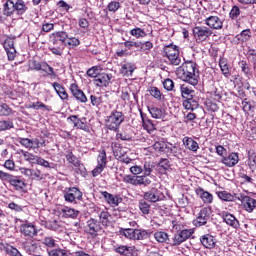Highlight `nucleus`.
I'll return each instance as SVG.
<instances>
[{"mask_svg":"<svg viewBox=\"0 0 256 256\" xmlns=\"http://www.w3.org/2000/svg\"><path fill=\"white\" fill-rule=\"evenodd\" d=\"M222 219L225 224L229 225L230 227H233V229H239V220L235 218V215L226 212L222 214Z\"/></svg>","mask_w":256,"mask_h":256,"instance_id":"obj_23","label":"nucleus"},{"mask_svg":"<svg viewBox=\"0 0 256 256\" xmlns=\"http://www.w3.org/2000/svg\"><path fill=\"white\" fill-rule=\"evenodd\" d=\"M182 105L188 111H195L199 107V102L192 96L191 98H186Z\"/></svg>","mask_w":256,"mask_h":256,"instance_id":"obj_27","label":"nucleus"},{"mask_svg":"<svg viewBox=\"0 0 256 256\" xmlns=\"http://www.w3.org/2000/svg\"><path fill=\"white\" fill-rule=\"evenodd\" d=\"M137 228H121L119 230L120 235L126 237V239H130L131 241H135Z\"/></svg>","mask_w":256,"mask_h":256,"instance_id":"obj_30","label":"nucleus"},{"mask_svg":"<svg viewBox=\"0 0 256 256\" xmlns=\"http://www.w3.org/2000/svg\"><path fill=\"white\" fill-rule=\"evenodd\" d=\"M138 207L143 215H149V212L151 211V205L147 203V200H145L144 198L139 200Z\"/></svg>","mask_w":256,"mask_h":256,"instance_id":"obj_41","label":"nucleus"},{"mask_svg":"<svg viewBox=\"0 0 256 256\" xmlns=\"http://www.w3.org/2000/svg\"><path fill=\"white\" fill-rule=\"evenodd\" d=\"M130 35L136 39H143V37H147V32H145V30L140 27H136L130 30Z\"/></svg>","mask_w":256,"mask_h":256,"instance_id":"obj_42","label":"nucleus"},{"mask_svg":"<svg viewBox=\"0 0 256 256\" xmlns=\"http://www.w3.org/2000/svg\"><path fill=\"white\" fill-rule=\"evenodd\" d=\"M102 197H104L105 201L108 203V205H111L112 207H117L119 203L123 201V198L113 195L107 191L101 192Z\"/></svg>","mask_w":256,"mask_h":256,"instance_id":"obj_19","label":"nucleus"},{"mask_svg":"<svg viewBox=\"0 0 256 256\" xmlns=\"http://www.w3.org/2000/svg\"><path fill=\"white\" fill-rule=\"evenodd\" d=\"M52 87L56 91L57 95H59L60 99H62V101L69 99V94H67V91L63 85L59 84L58 82H54L52 83Z\"/></svg>","mask_w":256,"mask_h":256,"instance_id":"obj_28","label":"nucleus"},{"mask_svg":"<svg viewBox=\"0 0 256 256\" xmlns=\"http://www.w3.org/2000/svg\"><path fill=\"white\" fill-rule=\"evenodd\" d=\"M205 25L210 29H223V20L218 16H210L204 20Z\"/></svg>","mask_w":256,"mask_h":256,"instance_id":"obj_21","label":"nucleus"},{"mask_svg":"<svg viewBox=\"0 0 256 256\" xmlns=\"http://www.w3.org/2000/svg\"><path fill=\"white\" fill-rule=\"evenodd\" d=\"M209 219H211V208L204 207L200 210L196 219L193 220V225L195 227H203Z\"/></svg>","mask_w":256,"mask_h":256,"instance_id":"obj_8","label":"nucleus"},{"mask_svg":"<svg viewBox=\"0 0 256 256\" xmlns=\"http://www.w3.org/2000/svg\"><path fill=\"white\" fill-rule=\"evenodd\" d=\"M66 160L69 163H72V165H74V167H79V159H77V156L73 155V152H69L66 155Z\"/></svg>","mask_w":256,"mask_h":256,"instance_id":"obj_58","label":"nucleus"},{"mask_svg":"<svg viewBox=\"0 0 256 256\" xmlns=\"http://www.w3.org/2000/svg\"><path fill=\"white\" fill-rule=\"evenodd\" d=\"M239 67L241 68V71L244 73V75L251 79L253 77V73H251V68L249 67V64H247V61L242 60L239 62Z\"/></svg>","mask_w":256,"mask_h":256,"instance_id":"obj_37","label":"nucleus"},{"mask_svg":"<svg viewBox=\"0 0 256 256\" xmlns=\"http://www.w3.org/2000/svg\"><path fill=\"white\" fill-rule=\"evenodd\" d=\"M14 124L11 120H0V132L1 131H9V129H13Z\"/></svg>","mask_w":256,"mask_h":256,"instance_id":"obj_52","label":"nucleus"},{"mask_svg":"<svg viewBox=\"0 0 256 256\" xmlns=\"http://www.w3.org/2000/svg\"><path fill=\"white\" fill-rule=\"evenodd\" d=\"M151 237V231L144 229H136V238L135 241H145Z\"/></svg>","mask_w":256,"mask_h":256,"instance_id":"obj_34","label":"nucleus"},{"mask_svg":"<svg viewBox=\"0 0 256 256\" xmlns=\"http://www.w3.org/2000/svg\"><path fill=\"white\" fill-rule=\"evenodd\" d=\"M62 213L64 217L71 218V219H76V217H78L79 215V211L69 207L63 208Z\"/></svg>","mask_w":256,"mask_h":256,"instance_id":"obj_38","label":"nucleus"},{"mask_svg":"<svg viewBox=\"0 0 256 256\" xmlns=\"http://www.w3.org/2000/svg\"><path fill=\"white\" fill-rule=\"evenodd\" d=\"M133 71H135V69L133 68V65H131V63H126L121 68L122 75H125L126 77L133 75Z\"/></svg>","mask_w":256,"mask_h":256,"instance_id":"obj_49","label":"nucleus"},{"mask_svg":"<svg viewBox=\"0 0 256 256\" xmlns=\"http://www.w3.org/2000/svg\"><path fill=\"white\" fill-rule=\"evenodd\" d=\"M176 75L178 79H181V81H184V83H188L193 87L199 85V66L193 61L184 62L176 69Z\"/></svg>","mask_w":256,"mask_h":256,"instance_id":"obj_1","label":"nucleus"},{"mask_svg":"<svg viewBox=\"0 0 256 256\" xmlns=\"http://www.w3.org/2000/svg\"><path fill=\"white\" fill-rule=\"evenodd\" d=\"M180 91H181L182 98L184 100L190 99L191 97H193V93H195L194 90H191L189 87H187L185 85L180 86Z\"/></svg>","mask_w":256,"mask_h":256,"instance_id":"obj_46","label":"nucleus"},{"mask_svg":"<svg viewBox=\"0 0 256 256\" xmlns=\"http://www.w3.org/2000/svg\"><path fill=\"white\" fill-rule=\"evenodd\" d=\"M70 91L73 97H75V99L78 100L80 103H87V96L85 95L83 90L79 89V86L77 84H71Z\"/></svg>","mask_w":256,"mask_h":256,"instance_id":"obj_17","label":"nucleus"},{"mask_svg":"<svg viewBox=\"0 0 256 256\" xmlns=\"http://www.w3.org/2000/svg\"><path fill=\"white\" fill-rule=\"evenodd\" d=\"M193 235V229H184L180 232L176 233L174 237L168 241V245L171 247H177L178 245H181V243H185L187 239H191V236Z\"/></svg>","mask_w":256,"mask_h":256,"instance_id":"obj_4","label":"nucleus"},{"mask_svg":"<svg viewBox=\"0 0 256 256\" xmlns=\"http://www.w3.org/2000/svg\"><path fill=\"white\" fill-rule=\"evenodd\" d=\"M218 197L222 201H235L236 199H239V196L237 194H231L227 191L218 192Z\"/></svg>","mask_w":256,"mask_h":256,"instance_id":"obj_36","label":"nucleus"},{"mask_svg":"<svg viewBox=\"0 0 256 256\" xmlns=\"http://www.w3.org/2000/svg\"><path fill=\"white\" fill-rule=\"evenodd\" d=\"M100 74L101 72L99 71V66H93L87 70L88 77H92L93 79H96Z\"/></svg>","mask_w":256,"mask_h":256,"instance_id":"obj_57","label":"nucleus"},{"mask_svg":"<svg viewBox=\"0 0 256 256\" xmlns=\"http://www.w3.org/2000/svg\"><path fill=\"white\" fill-rule=\"evenodd\" d=\"M14 1V12L16 11L17 15H24L27 13V4L23 0H13Z\"/></svg>","mask_w":256,"mask_h":256,"instance_id":"obj_29","label":"nucleus"},{"mask_svg":"<svg viewBox=\"0 0 256 256\" xmlns=\"http://www.w3.org/2000/svg\"><path fill=\"white\" fill-rule=\"evenodd\" d=\"M63 195L67 203H77L83 199V192L77 187L65 188Z\"/></svg>","mask_w":256,"mask_h":256,"instance_id":"obj_5","label":"nucleus"},{"mask_svg":"<svg viewBox=\"0 0 256 256\" xmlns=\"http://www.w3.org/2000/svg\"><path fill=\"white\" fill-rule=\"evenodd\" d=\"M8 183L14 187L16 191H23L25 187H27V184H25V181H23L19 176L11 175L8 177V180H6Z\"/></svg>","mask_w":256,"mask_h":256,"instance_id":"obj_16","label":"nucleus"},{"mask_svg":"<svg viewBox=\"0 0 256 256\" xmlns=\"http://www.w3.org/2000/svg\"><path fill=\"white\" fill-rule=\"evenodd\" d=\"M111 217V214L107 211H102L99 215L100 223L104 227H109L111 225V220L109 218Z\"/></svg>","mask_w":256,"mask_h":256,"instance_id":"obj_40","label":"nucleus"},{"mask_svg":"<svg viewBox=\"0 0 256 256\" xmlns=\"http://www.w3.org/2000/svg\"><path fill=\"white\" fill-rule=\"evenodd\" d=\"M20 145L26 147L27 149H33L34 142L29 138H19Z\"/></svg>","mask_w":256,"mask_h":256,"instance_id":"obj_60","label":"nucleus"},{"mask_svg":"<svg viewBox=\"0 0 256 256\" xmlns=\"http://www.w3.org/2000/svg\"><path fill=\"white\" fill-rule=\"evenodd\" d=\"M143 175H141L140 177H144V179H147V177H149L151 175V173H153V169H155V165H153V163L151 162H144L143 165Z\"/></svg>","mask_w":256,"mask_h":256,"instance_id":"obj_35","label":"nucleus"},{"mask_svg":"<svg viewBox=\"0 0 256 256\" xmlns=\"http://www.w3.org/2000/svg\"><path fill=\"white\" fill-rule=\"evenodd\" d=\"M111 83V76L107 73H100L94 78L96 87H107Z\"/></svg>","mask_w":256,"mask_h":256,"instance_id":"obj_22","label":"nucleus"},{"mask_svg":"<svg viewBox=\"0 0 256 256\" xmlns=\"http://www.w3.org/2000/svg\"><path fill=\"white\" fill-rule=\"evenodd\" d=\"M183 143L186 147V149H189V151H197L199 149V143L197 141L193 140V138L190 137H184Z\"/></svg>","mask_w":256,"mask_h":256,"instance_id":"obj_31","label":"nucleus"},{"mask_svg":"<svg viewBox=\"0 0 256 256\" xmlns=\"http://www.w3.org/2000/svg\"><path fill=\"white\" fill-rule=\"evenodd\" d=\"M116 139H121V141H131V134L125 129V131L116 134Z\"/></svg>","mask_w":256,"mask_h":256,"instance_id":"obj_62","label":"nucleus"},{"mask_svg":"<svg viewBox=\"0 0 256 256\" xmlns=\"http://www.w3.org/2000/svg\"><path fill=\"white\" fill-rule=\"evenodd\" d=\"M85 120V118H83L82 120L79 119V116L77 115H71L70 117H68V121H71L76 129H82V131H86L87 133H89V125L83 122Z\"/></svg>","mask_w":256,"mask_h":256,"instance_id":"obj_18","label":"nucleus"},{"mask_svg":"<svg viewBox=\"0 0 256 256\" xmlns=\"http://www.w3.org/2000/svg\"><path fill=\"white\" fill-rule=\"evenodd\" d=\"M123 45H124V47H126V49H129V50L133 49V47H135V49H140L141 42H139V41L135 42V41L127 40L123 43Z\"/></svg>","mask_w":256,"mask_h":256,"instance_id":"obj_59","label":"nucleus"},{"mask_svg":"<svg viewBox=\"0 0 256 256\" xmlns=\"http://www.w3.org/2000/svg\"><path fill=\"white\" fill-rule=\"evenodd\" d=\"M193 35L196 41H207L213 35V30L206 26H196L193 28Z\"/></svg>","mask_w":256,"mask_h":256,"instance_id":"obj_6","label":"nucleus"},{"mask_svg":"<svg viewBox=\"0 0 256 256\" xmlns=\"http://www.w3.org/2000/svg\"><path fill=\"white\" fill-rule=\"evenodd\" d=\"M221 163L226 167H235L237 163H239V153L232 152L226 156H223L221 159Z\"/></svg>","mask_w":256,"mask_h":256,"instance_id":"obj_15","label":"nucleus"},{"mask_svg":"<svg viewBox=\"0 0 256 256\" xmlns=\"http://www.w3.org/2000/svg\"><path fill=\"white\" fill-rule=\"evenodd\" d=\"M153 148L155 149V151L163 153L167 149V144L165 142H155Z\"/></svg>","mask_w":256,"mask_h":256,"instance_id":"obj_64","label":"nucleus"},{"mask_svg":"<svg viewBox=\"0 0 256 256\" xmlns=\"http://www.w3.org/2000/svg\"><path fill=\"white\" fill-rule=\"evenodd\" d=\"M162 196L163 192H160L159 189L151 188L149 191L144 193L143 199L149 203H157L158 201H161Z\"/></svg>","mask_w":256,"mask_h":256,"instance_id":"obj_11","label":"nucleus"},{"mask_svg":"<svg viewBox=\"0 0 256 256\" xmlns=\"http://www.w3.org/2000/svg\"><path fill=\"white\" fill-rule=\"evenodd\" d=\"M148 111L153 119H163V110L155 106L148 107Z\"/></svg>","mask_w":256,"mask_h":256,"instance_id":"obj_39","label":"nucleus"},{"mask_svg":"<svg viewBox=\"0 0 256 256\" xmlns=\"http://www.w3.org/2000/svg\"><path fill=\"white\" fill-rule=\"evenodd\" d=\"M140 117L142 119V127L147 133L150 135L154 133V131H157V122L149 119L147 117V114L143 113V111L140 110Z\"/></svg>","mask_w":256,"mask_h":256,"instance_id":"obj_9","label":"nucleus"},{"mask_svg":"<svg viewBox=\"0 0 256 256\" xmlns=\"http://www.w3.org/2000/svg\"><path fill=\"white\" fill-rule=\"evenodd\" d=\"M97 163L102 167H107V152H105V150L100 151L97 157Z\"/></svg>","mask_w":256,"mask_h":256,"instance_id":"obj_51","label":"nucleus"},{"mask_svg":"<svg viewBox=\"0 0 256 256\" xmlns=\"http://www.w3.org/2000/svg\"><path fill=\"white\" fill-rule=\"evenodd\" d=\"M157 167H158L159 171H161V173H165V171H168V169L171 168L169 159L161 158L159 163L157 164Z\"/></svg>","mask_w":256,"mask_h":256,"instance_id":"obj_43","label":"nucleus"},{"mask_svg":"<svg viewBox=\"0 0 256 256\" xmlns=\"http://www.w3.org/2000/svg\"><path fill=\"white\" fill-rule=\"evenodd\" d=\"M163 53V57H166L167 59H169V57H174L175 55H178L180 53L179 46L175 44L166 45L163 48Z\"/></svg>","mask_w":256,"mask_h":256,"instance_id":"obj_25","label":"nucleus"},{"mask_svg":"<svg viewBox=\"0 0 256 256\" xmlns=\"http://www.w3.org/2000/svg\"><path fill=\"white\" fill-rule=\"evenodd\" d=\"M103 231V226L101 225V222L95 218H90L86 222V227H85V233L87 235H90L92 239H95Z\"/></svg>","mask_w":256,"mask_h":256,"instance_id":"obj_3","label":"nucleus"},{"mask_svg":"<svg viewBox=\"0 0 256 256\" xmlns=\"http://www.w3.org/2000/svg\"><path fill=\"white\" fill-rule=\"evenodd\" d=\"M153 49V42L145 41L141 42L140 51H143L145 55H149V52Z\"/></svg>","mask_w":256,"mask_h":256,"instance_id":"obj_54","label":"nucleus"},{"mask_svg":"<svg viewBox=\"0 0 256 256\" xmlns=\"http://www.w3.org/2000/svg\"><path fill=\"white\" fill-rule=\"evenodd\" d=\"M149 93L152 97H154V99H157V101H161L163 94H161V90H159V88L153 86L150 87Z\"/></svg>","mask_w":256,"mask_h":256,"instance_id":"obj_56","label":"nucleus"},{"mask_svg":"<svg viewBox=\"0 0 256 256\" xmlns=\"http://www.w3.org/2000/svg\"><path fill=\"white\" fill-rule=\"evenodd\" d=\"M168 61H169L170 65H175V66L181 65V55H180V53L176 54L174 56H170L168 58Z\"/></svg>","mask_w":256,"mask_h":256,"instance_id":"obj_63","label":"nucleus"},{"mask_svg":"<svg viewBox=\"0 0 256 256\" xmlns=\"http://www.w3.org/2000/svg\"><path fill=\"white\" fill-rule=\"evenodd\" d=\"M196 195L200 197V199L205 203L206 205H211L213 203V194L210 192L205 191L203 188H197L196 189Z\"/></svg>","mask_w":256,"mask_h":256,"instance_id":"obj_24","label":"nucleus"},{"mask_svg":"<svg viewBox=\"0 0 256 256\" xmlns=\"http://www.w3.org/2000/svg\"><path fill=\"white\" fill-rule=\"evenodd\" d=\"M13 113V109L9 105L0 102V117H9Z\"/></svg>","mask_w":256,"mask_h":256,"instance_id":"obj_44","label":"nucleus"},{"mask_svg":"<svg viewBox=\"0 0 256 256\" xmlns=\"http://www.w3.org/2000/svg\"><path fill=\"white\" fill-rule=\"evenodd\" d=\"M49 50L54 54V55H63V51L65 50V46L61 44H53V46L49 47Z\"/></svg>","mask_w":256,"mask_h":256,"instance_id":"obj_50","label":"nucleus"},{"mask_svg":"<svg viewBox=\"0 0 256 256\" xmlns=\"http://www.w3.org/2000/svg\"><path fill=\"white\" fill-rule=\"evenodd\" d=\"M22 155L25 159V161H29V163H34L37 164V159L39 158V156H36L32 153H29L27 151H22Z\"/></svg>","mask_w":256,"mask_h":256,"instance_id":"obj_55","label":"nucleus"},{"mask_svg":"<svg viewBox=\"0 0 256 256\" xmlns=\"http://www.w3.org/2000/svg\"><path fill=\"white\" fill-rule=\"evenodd\" d=\"M236 39H238V41H241L242 43H245V41H249V39H251V30H243L240 34L236 36Z\"/></svg>","mask_w":256,"mask_h":256,"instance_id":"obj_48","label":"nucleus"},{"mask_svg":"<svg viewBox=\"0 0 256 256\" xmlns=\"http://www.w3.org/2000/svg\"><path fill=\"white\" fill-rule=\"evenodd\" d=\"M154 238L158 243H167V245H169V241H171V239H169V234L163 231L155 232Z\"/></svg>","mask_w":256,"mask_h":256,"instance_id":"obj_33","label":"nucleus"},{"mask_svg":"<svg viewBox=\"0 0 256 256\" xmlns=\"http://www.w3.org/2000/svg\"><path fill=\"white\" fill-rule=\"evenodd\" d=\"M20 233H22L24 237L33 239V237L37 236V227L29 222L21 224Z\"/></svg>","mask_w":256,"mask_h":256,"instance_id":"obj_13","label":"nucleus"},{"mask_svg":"<svg viewBox=\"0 0 256 256\" xmlns=\"http://www.w3.org/2000/svg\"><path fill=\"white\" fill-rule=\"evenodd\" d=\"M53 45H62V47H67V41L69 39V34L65 31H58L52 34Z\"/></svg>","mask_w":256,"mask_h":256,"instance_id":"obj_12","label":"nucleus"},{"mask_svg":"<svg viewBox=\"0 0 256 256\" xmlns=\"http://www.w3.org/2000/svg\"><path fill=\"white\" fill-rule=\"evenodd\" d=\"M123 181L129 185H134V187H137V185H144V187L151 185V179L143 176L126 175L123 177Z\"/></svg>","mask_w":256,"mask_h":256,"instance_id":"obj_7","label":"nucleus"},{"mask_svg":"<svg viewBox=\"0 0 256 256\" xmlns=\"http://www.w3.org/2000/svg\"><path fill=\"white\" fill-rule=\"evenodd\" d=\"M48 256H71V253L65 249H52L48 250Z\"/></svg>","mask_w":256,"mask_h":256,"instance_id":"obj_45","label":"nucleus"},{"mask_svg":"<svg viewBox=\"0 0 256 256\" xmlns=\"http://www.w3.org/2000/svg\"><path fill=\"white\" fill-rule=\"evenodd\" d=\"M15 12V2L13 0H6L4 4L3 15L6 17H11V15Z\"/></svg>","mask_w":256,"mask_h":256,"instance_id":"obj_32","label":"nucleus"},{"mask_svg":"<svg viewBox=\"0 0 256 256\" xmlns=\"http://www.w3.org/2000/svg\"><path fill=\"white\" fill-rule=\"evenodd\" d=\"M248 165H249L251 171H255V169H256V156H255V154H251V152L248 153Z\"/></svg>","mask_w":256,"mask_h":256,"instance_id":"obj_61","label":"nucleus"},{"mask_svg":"<svg viewBox=\"0 0 256 256\" xmlns=\"http://www.w3.org/2000/svg\"><path fill=\"white\" fill-rule=\"evenodd\" d=\"M115 253L122 256H133L135 255V246L118 245L114 246Z\"/></svg>","mask_w":256,"mask_h":256,"instance_id":"obj_20","label":"nucleus"},{"mask_svg":"<svg viewBox=\"0 0 256 256\" xmlns=\"http://www.w3.org/2000/svg\"><path fill=\"white\" fill-rule=\"evenodd\" d=\"M125 121V115H123V112L113 110L108 117L107 120V127L110 131H119V127H121V123Z\"/></svg>","mask_w":256,"mask_h":256,"instance_id":"obj_2","label":"nucleus"},{"mask_svg":"<svg viewBox=\"0 0 256 256\" xmlns=\"http://www.w3.org/2000/svg\"><path fill=\"white\" fill-rule=\"evenodd\" d=\"M238 200L241 201L245 211H247L248 213H253L256 207L255 198H251V196H245L240 194L238 196Z\"/></svg>","mask_w":256,"mask_h":256,"instance_id":"obj_10","label":"nucleus"},{"mask_svg":"<svg viewBox=\"0 0 256 256\" xmlns=\"http://www.w3.org/2000/svg\"><path fill=\"white\" fill-rule=\"evenodd\" d=\"M120 8H121V2L116 0L111 1L107 5V9L108 11H110V13H117V11H119Z\"/></svg>","mask_w":256,"mask_h":256,"instance_id":"obj_53","label":"nucleus"},{"mask_svg":"<svg viewBox=\"0 0 256 256\" xmlns=\"http://www.w3.org/2000/svg\"><path fill=\"white\" fill-rule=\"evenodd\" d=\"M0 249L5 251L6 255L9 256H23L17 248L11 246L10 244L0 243Z\"/></svg>","mask_w":256,"mask_h":256,"instance_id":"obj_26","label":"nucleus"},{"mask_svg":"<svg viewBox=\"0 0 256 256\" xmlns=\"http://www.w3.org/2000/svg\"><path fill=\"white\" fill-rule=\"evenodd\" d=\"M46 229H50V231H60L61 225L57 220H49L45 222Z\"/></svg>","mask_w":256,"mask_h":256,"instance_id":"obj_47","label":"nucleus"},{"mask_svg":"<svg viewBox=\"0 0 256 256\" xmlns=\"http://www.w3.org/2000/svg\"><path fill=\"white\" fill-rule=\"evenodd\" d=\"M200 243L205 249H215L217 238L211 234H204L200 237Z\"/></svg>","mask_w":256,"mask_h":256,"instance_id":"obj_14","label":"nucleus"}]
</instances>
